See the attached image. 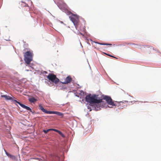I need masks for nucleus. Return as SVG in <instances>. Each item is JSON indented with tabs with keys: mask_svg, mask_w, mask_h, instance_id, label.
<instances>
[{
	"mask_svg": "<svg viewBox=\"0 0 161 161\" xmlns=\"http://www.w3.org/2000/svg\"><path fill=\"white\" fill-rule=\"evenodd\" d=\"M98 95H91L90 94L85 97L86 102L90 103L91 106L94 107V110L97 111L100 110L101 105L103 104V100L102 99H97Z\"/></svg>",
	"mask_w": 161,
	"mask_h": 161,
	"instance_id": "obj_1",
	"label": "nucleus"
},
{
	"mask_svg": "<svg viewBox=\"0 0 161 161\" xmlns=\"http://www.w3.org/2000/svg\"><path fill=\"white\" fill-rule=\"evenodd\" d=\"M33 53L30 51H27L24 53V59L25 63L27 64H30L31 62L33 60Z\"/></svg>",
	"mask_w": 161,
	"mask_h": 161,
	"instance_id": "obj_2",
	"label": "nucleus"
},
{
	"mask_svg": "<svg viewBox=\"0 0 161 161\" xmlns=\"http://www.w3.org/2000/svg\"><path fill=\"white\" fill-rule=\"evenodd\" d=\"M70 20L73 23L76 29H79V25H80L79 16L76 14H72V15L69 17Z\"/></svg>",
	"mask_w": 161,
	"mask_h": 161,
	"instance_id": "obj_3",
	"label": "nucleus"
},
{
	"mask_svg": "<svg viewBox=\"0 0 161 161\" xmlns=\"http://www.w3.org/2000/svg\"><path fill=\"white\" fill-rule=\"evenodd\" d=\"M47 77L49 81H51L55 84H58L59 81V79L55 75L53 74H49Z\"/></svg>",
	"mask_w": 161,
	"mask_h": 161,
	"instance_id": "obj_4",
	"label": "nucleus"
},
{
	"mask_svg": "<svg viewBox=\"0 0 161 161\" xmlns=\"http://www.w3.org/2000/svg\"><path fill=\"white\" fill-rule=\"evenodd\" d=\"M39 107L40 109L45 113L47 114H55L59 116H61L62 117H63L64 116L63 114L60 112L47 110L45 109L41 105H40Z\"/></svg>",
	"mask_w": 161,
	"mask_h": 161,
	"instance_id": "obj_5",
	"label": "nucleus"
},
{
	"mask_svg": "<svg viewBox=\"0 0 161 161\" xmlns=\"http://www.w3.org/2000/svg\"><path fill=\"white\" fill-rule=\"evenodd\" d=\"M103 99L106 100V101L108 104L112 106V105H114V102H113L112 99L110 97L108 96H105L103 97Z\"/></svg>",
	"mask_w": 161,
	"mask_h": 161,
	"instance_id": "obj_6",
	"label": "nucleus"
},
{
	"mask_svg": "<svg viewBox=\"0 0 161 161\" xmlns=\"http://www.w3.org/2000/svg\"><path fill=\"white\" fill-rule=\"evenodd\" d=\"M15 102L18 103L23 108L31 112H32V110L29 107L25 105L22 104L20 103V102H18L16 100H14Z\"/></svg>",
	"mask_w": 161,
	"mask_h": 161,
	"instance_id": "obj_7",
	"label": "nucleus"
},
{
	"mask_svg": "<svg viewBox=\"0 0 161 161\" xmlns=\"http://www.w3.org/2000/svg\"><path fill=\"white\" fill-rule=\"evenodd\" d=\"M72 81V78L70 76H67L65 79L64 82H62V84H67L70 83Z\"/></svg>",
	"mask_w": 161,
	"mask_h": 161,
	"instance_id": "obj_8",
	"label": "nucleus"
},
{
	"mask_svg": "<svg viewBox=\"0 0 161 161\" xmlns=\"http://www.w3.org/2000/svg\"><path fill=\"white\" fill-rule=\"evenodd\" d=\"M1 97H4L5 99L7 100H11L15 102L14 100H15L14 99L13 97H11L7 95H2Z\"/></svg>",
	"mask_w": 161,
	"mask_h": 161,
	"instance_id": "obj_9",
	"label": "nucleus"
},
{
	"mask_svg": "<svg viewBox=\"0 0 161 161\" xmlns=\"http://www.w3.org/2000/svg\"><path fill=\"white\" fill-rule=\"evenodd\" d=\"M127 101H125L124 102H120V108H123L124 107L127 106Z\"/></svg>",
	"mask_w": 161,
	"mask_h": 161,
	"instance_id": "obj_10",
	"label": "nucleus"
},
{
	"mask_svg": "<svg viewBox=\"0 0 161 161\" xmlns=\"http://www.w3.org/2000/svg\"><path fill=\"white\" fill-rule=\"evenodd\" d=\"M29 100L31 103H34L37 101V100L34 97H32L29 99Z\"/></svg>",
	"mask_w": 161,
	"mask_h": 161,
	"instance_id": "obj_11",
	"label": "nucleus"
},
{
	"mask_svg": "<svg viewBox=\"0 0 161 161\" xmlns=\"http://www.w3.org/2000/svg\"><path fill=\"white\" fill-rule=\"evenodd\" d=\"M120 102H117L115 101V102H114V105H112V106H119L120 105Z\"/></svg>",
	"mask_w": 161,
	"mask_h": 161,
	"instance_id": "obj_12",
	"label": "nucleus"
},
{
	"mask_svg": "<svg viewBox=\"0 0 161 161\" xmlns=\"http://www.w3.org/2000/svg\"><path fill=\"white\" fill-rule=\"evenodd\" d=\"M51 130V129H48L47 130H43V132L45 134L48 133L49 131Z\"/></svg>",
	"mask_w": 161,
	"mask_h": 161,
	"instance_id": "obj_13",
	"label": "nucleus"
},
{
	"mask_svg": "<svg viewBox=\"0 0 161 161\" xmlns=\"http://www.w3.org/2000/svg\"><path fill=\"white\" fill-rule=\"evenodd\" d=\"M99 44L101 45H112V44H108V43H99Z\"/></svg>",
	"mask_w": 161,
	"mask_h": 161,
	"instance_id": "obj_14",
	"label": "nucleus"
},
{
	"mask_svg": "<svg viewBox=\"0 0 161 161\" xmlns=\"http://www.w3.org/2000/svg\"><path fill=\"white\" fill-rule=\"evenodd\" d=\"M5 153H6V155L8 157H9L10 158V157H11V156L12 155H10V154H9V153H8L5 150Z\"/></svg>",
	"mask_w": 161,
	"mask_h": 161,
	"instance_id": "obj_15",
	"label": "nucleus"
},
{
	"mask_svg": "<svg viewBox=\"0 0 161 161\" xmlns=\"http://www.w3.org/2000/svg\"><path fill=\"white\" fill-rule=\"evenodd\" d=\"M10 158L14 160H15L16 159L15 157L13 155H12L11 157H10Z\"/></svg>",
	"mask_w": 161,
	"mask_h": 161,
	"instance_id": "obj_16",
	"label": "nucleus"
},
{
	"mask_svg": "<svg viewBox=\"0 0 161 161\" xmlns=\"http://www.w3.org/2000/svg\"><path fill=\"white\" fill-rule=\"evenodd\" d=\"M51 130H53L55 132H58L59 130H58L56 129H51Z\"/></svg>",
	"mask_w": 161,
	"mask_h": 161,
	"instance_id": "obj_17",
	"label": "nucleus"
},
{
	"mask_svg": "<svg viewBox=\"0 0 161 161\" xmlns=\"http://www.w3.org/2000/svg\"><path fill=\"white\" fill-rule=\"evenodd\" d=\"M62 137H65V135L63 134V133L61 134L60 135Z\"/></svg>",
	"mask_w": 161,
	"mask_h": 161,
	"instance_id": "obj_18",
	"label": "nucleus"
},
{
	"mask_svg": "<svg viewBox=\"0 0 161 161\" xmlns=\"http://www.w3.org/2000/svg\"><path fill=\"white\" fill-rule=\"evenodd\" d=\"M107 55H108V56H110V57H113V58H116V57H114V56H113L112 55H109V54H107Z\"/></svg>",
	"mask_w": 161,
	"mask_h": 161,
	"instance_id": "obj_19",
	"label": "nucleus"
},
{
	"mask_svg": "<svg viewBox=\"0 0 161 161\" xmlns=\"http://www.w3.org/2000/svg\"><path fill=\"white\" fill-rule=\"evenodd\" d=\"M61 131H60L59 130L58 132V134H59L60 133H61Z\"/></svg>",
	"mask_w": 161,
	"mask_h": 161,
	"instance_id": "obj_20",
	"label": "nucleus"
},
{
	"mask_svg": "<svg viewBox=\"0 0 161 161\" xmlns=\"http://www.w3.org/2000/svg\"><path fill=\"white\" fill-rule=\"evenodd\" d=\"M150 48L151 50L153 49V47H151Z\"/></svg>",
	"mask_w": 161,
	"mask_h": 161,
	"instance_id": "obj_21",
	"label": "nucleus"
},
{
	"mask_svg": "<svg viewBox=\"0 0 161 161\" xmlns=\"http://www.w3.org/2000/svg\"><path fill=\"white\" fill-rule=\"evenodd\" d=\"M25 6H28V4H26L25 5Z\"/></svg>",
	"mask_w": 161,
	"mask_h": 161,
	"instance_id": "obj_22",
	"label": "nucleus"
},
{
	"mask_svg": "<svg viewBox=\"0 0 161 161\" xmlns=\"http://www.w3.org/2000/svg\"><path fill=\"white\" fill-rule=\"evenodd\" d=\"M62 132H61V133H60L59 134V135H61V134H62Z\"/></svg>",
	"mask_w": 161,
	"mask_h": 161,
	"instance_id": "obj_23",
	"label": "nucleus"
}]
</instances>
